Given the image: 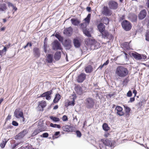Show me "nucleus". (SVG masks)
<instances>
[{"instance_id":"nucleus-63","label":"nucleus","mask_w":149,"mask_h":149,"mask_svg":"<svg viewBox=\"0 0 149 149\" xmlns=\"http://www.w3.org/2000/svg\"><path fill=\"white\" fill-rule=\"evenodd\" d=\"M86 10L87 11L90 12L91 10V8L90 7H87L86 8Z\"/></svg>"},{"instance_id":"nucleus-47","label":"nucleus","mask_w":149,"mask_h":149,"mask_svg":"<svg viewBox=\"0 0 149 149\" xmlns=\"http://www.w3.org/2000/svg\"><path fill=\"white\" fill-rule=\"evenodd\" d=\"M49 136L47 132H45L43 133L42 135H41V137L43 138H47Z\"/></svg>"},{"instance_id":"nucleus-20","label":"nucleus","mask_w":149,"mask_h":149,"mask_svg":"<svg viewBox=\"0 0 149 149\" xmlns=\"http://www.w3.org/2000/svg\"><path fill=\"white\" fill-rule=\"evenodd\" d=\"M46 106V102L45 101H42L39 102V104L38 107V108H41V109H40V110L41 111H43V108L45 107Z\"/></svg>"},{"instance_id":"nucleus-54","label":"nucleus","mask_w":149,"mask_h":149,"mask_svg":"<svg viewBox=\"0 0 149 149\" xmlns=\"http://www.w3.org/2000/svg\"><path fill=\"white\" fill-rule=\"evenodd\" d=\"M134 97H131L130 98V100L129 101H128V102H134L135 100V98Z\"/></svg>"},{"instance_id":"nucleus-43","label":"nucleus","mask_w":149,"mask_h":149,"mask_svg":"<svg viewBox=\"0 0 149 149\" xmlns=\"http://www.w3.org/2000/svg\"><path fill=\"white\" fill-rule=\"evenodd\" d=\"M116 113L118 115L120 116H123L124 114V113L122 111H117Z\"/></svg>"},{"instance_id":"nucleus-49","label":"nucleus","mask_w":149,"mask_h":149,"mask_svg":"<svg viewBox=\"0 0 149 149\" xmlns=\"http://www.w3.org/2000/svg\"><path fill=\"white\" fill-rule=\"evenodd\" d=\"M76 133L78 137H81V134L80 131L78 130H77L76 132Z\"/></svg>"},{"instance_id":"nucleus-56","label":"nucleus","mask_w":149,"mask_h":149,"mask_svg":"<svg viewBox=\"0 0 149 149\" xmlns=\"http://www.w3.org/2000/svg\"><path fill=\"white\" fill-rule=\"evenodd\" d=\"M38 127H40V128H44V130L43 131H44V130H45L46 129V127H45L44 126V125H43V124H42L41 125H39L38 126Z\"/></svg>"},{"instance_id":"nucleus-30","label":"nucleus","mask_w":149,"mask_h":149,"mask_svg":"<svg viewBox=\"0 0 149 149\" xmlns=\"http://www.w3.org/2000/svg\"><path fill=\"white\" fill-rule=\"evenodd\" d=\"M71 127L70 125H65L63 126L62 128L64 131L69 132L70 131V129L71 128Z\"/></svg>"},{"instance_id":"nucleus-34","label":"nucleus","mask_w":149,"mask_h":149,"mask_svg":"<svg viewBox=\"0 0 149 149\" xmlns=\"http://www.w3.org/2000/svg\"><path fill=\"white\" fill-rule=\"evenodd\" d=\"M55 36L60 42H63V37H62L59 34L57 33H56L55 35Z\"/></svg>"},{"instance_id":"nucleus-35","label":"nucleus","mask_w":149,"mask_h":149,"mask_svg":"<svg viewBox=\"0 0 149 149\" xmlns=\"http://www.w3.org/2000/svg\"><path fill=\"white\" fill-rule=\"evenodd\" d=\"M83 32L84 34L88 37H90L91 36V35L89 32V31L87 29H84L83 31Z\"/></svg>"},{"instance_id":"nucleus-2","label":"nucleus","mask_w":149,"mask_h":149,"mask_svg":"<svg viewBox=\"0 0 149 149\" xmlns=\"http://www.w3.org/2000/svg\"><path fill=\"white\" fill-rule=\"evenodd\" d=\"M95 103L94 100L91 97H89L85 100V104L86 107L88 109L93 108Z\"/></svg>"},{"instance_id":"nucleus-39","label":"nucleus","mask_w":149,"mask_h":149,"mask_svg":"<svg viewBox=\"0 0 149 149\" xmlns=\"http://www.w3.org/2000/svg\"><path fill=\"white\" fill-rule=\"evenodd\" d=\"M50 126L51 127H54V128H57L58 129H60L61 127V126L59 125H58L56 124H54L52 123L50 124Z\"/></svg>"},{"instance_id":"nucleus-14","label":"nucleus","mask_w":149,"mask_h":149,"mask_svg":"<svg viewBox=\"0 0 149 149\" xmlns=\"http://www.w3.org/2000/svg\"><path fill=\"white\" fill-rule=\"evenodd\" d=\"M33 54L34 56L37 58H39L40 55V53L39 49L37 47H34L33 50Z\"/></svg>"},{"instance_id":"nucleus-64","label":"nucleus","mask_w":149,"mask_h":149,"mask_svg":"<svg viewBox=\"0 0 149 149\" xmlns=\"http://www.w3.org/2000/svg\"><path fill=\"white\" fill-rule=\"evenodd\" d=\"M13 9L15 10V11H16L17 10V8L15 7V6L13 5L12 7Z\"/></svg>"},{"instance_id":"nucleus-6","label":"nucleus","mask_w":149,"mask_h":149,"mask_svg":"<svg viewBox=\"0 0 149 149\" xmlns=\"http://www.w3.org/2000/svg\"><path fill=\"white\" fill-rule=\"evenodd\" d=\"M124 30L126 31L130 30L132 27L130 23L127 20L123 21L121 24Z\"/></svg>"},{"instance_id":"nucleus-18","label":"nucleus","mask_w":149,"mask_h":149,"mask_svg":"<svg viewBox=\"0 0 149 149\" xmlns=\"http://www.w3.org/2000/svg\"><path fill=\"white\" fill-rule=\"evenodd\" d=\"M132 56L136 60H141L142 59L141 55L136 52L132 53Z\"/></svg>"},{"instance_id":"nucleus-55","label":"nucleus","mask_w":149,"mask_h":149,"mask_svg":"<svg viewBox=\"0 0 149 149\" xmlns=\"http://www.w3.org/2000/svg\"><path fill=\"white\" fill-rule=\"evenodd\" d=\"M124 53L125 54V59L126 60H128V55L125 52H124Z\"/></svg>"},{"instance_id":"nucleus-24","label":"nucleus","mask_w":149,"mask_h":149,"mask_svg":"<svg viewBox=\"0 0 149 149\" xmlns=\"http://www.w3.org/2000/svg\"><path fill=\"white\" fill-rule=\"evenodd\" d=\"M44 130V128L38 127V128L34 131L31 135L32 136H34L36 135L40 132Z\"/></svg>"},{"instance_id":"nucleus-1","label":"nucleus","mask_w":149,"mask_h":149,"mask_svg":"<svg viewBox=\"0 0 149 149\" xmlns=\"http://www.w3.org/2000/svg\"><path fill=\"white\" fill-rule=\"evenodd\" d=\"M128 71L127 68L122 66H118L116 68L115 73L118 76L123 77L128 74Z\"/></svg>"},{"instance_id":"nucleus-29","label":"nucleus","mask_w":149,"mask_h":149,"mask_svg":"<svg viewBox=\"0 0 149 149\" xmlns=\"http://www.w3.org/2000/svg\"><path fill=\"white\" fill-rule=\"evenodd\" d=\"M61 95L60 94H56L53 100V102L54 103H57L61 98Z\"/></svg>"},{"instance_id":"nucleus-31","label":"nucleus","mask_w":149,"mask_h":149,"mask_svg":"<svg viewBox=\"0 0 149 149\" xmlns=\"http://www.w3.org/2000/svg\"><path fill=\"white\" fill-rule=\"evenodd\" d=\"M74 46L76 48H78L80 46V43L79 40L76 39H74L73 40Z\"/></svg>"},{"instance_id":"nucleus-7","label":"nucleus","mask_w":149,"mask_h":149,"mask_svg":"<svg viewBox=\"0 0 149 149\" xmlns=\"http://www.w3.org/2000/svg\"><path fill=\"white\" fill-rule=\"evenodd\" d=\"M52 90H50L46 92H45L41 94L40 96H38V98L42 97H45V98L47 100H49L51 99V95L52 94Z\"/></svg>"},{"instance_id":"nucleus-46","label":"nucleus","mask_w":149,"mask_h":149,"mask_svg":"<svg viewBox=\"0 0 149 149\" xmlns=\"http://www.w3.org/2000/svg\"><path fill=\"white\" fill-rule=\"evenodd\" d=\"M47 43L45 42H44V50L45 52L46 53L47 52Z\"/></svg>"},{"instance_id":"nucleus-41","label":"nucleus","mask_w":149,"mask_h":149,"mask_svg":"<svg viewBox=\"0 0 149 149\" xmlns=\"http://www.w3.org/2000/svg\"><path fill=\"white\" fill-rule=\"evenodd\" d=\"M109 20L107 17H104L103 20V22L104 24L107 25L108 24Z\"/></svg>"},{"instance_id":"nucleus-42","label":"nucleus","mask_w":149,"mask_h":149,"mask_svg":"<svg viewBox=\"0 0 149 149\" xmlns=\"http://www.w3.org/2000/svg\"><path fill=\"white\" fill-rule=\"evenodd\" d=\"M129 81V80H128L127 78L125 79L123 81V86L126 85Z\"/></svg>"},{"instance_id":"nucleus-23","label":"nucleus","mask_w":149,"mask_h":149,"mask_svg":"<svg viewBox=\"0 0 149 149\" xmlns=\"http://www.w3.org/2000/svg\"><path fill=\"white\" fill-rule=\"evenodd\" d=\"M72 31V28L71 27H69L66 28V29L64 30L63 33L64 34L67 36H70L71 34Z\"/></svg>"},{"instance_id":"nucleus-15","label":"nucleus","mask_w":149,"mask_h":149,"mask_svg":"<svg viewBox=\"0 0 149 149\" xmlns=\"http://www.w3.org/2000/svg\"><path fill=\"white\" fill-rule=\"evenodd\" d=\"M89 43L91 45V47L94 46L95 49H97L99 47V43L97 42L94 39L89 40Z\"/></svg>"},{"instance_id":"nucleus-51","label":"nucleus","mask_w":149,"mask_h":149,"mask_svg":"<svg viewBox=\"0 0 149 149\" xmlns=\"http://www.w3.org/2000/svg\"><path fill=\"white\" fill-rule=\"evenodd\" d=\"M132 95V93L131 91H129L127 93V95L128 97H130Z\"/></svg>"},{"instance_id":"nucleus-5","label":"nucleus","mask_w":149,"mask_h":149,"mask_svg":"<svg viewBox=\"0 0 149 149\" xmlns=\"http://www.w3.org/2000/svg\"><path fill=\"white\" fill-rule=\"evenodd\" d=\"M14 116L17 118H22L23 120L24 119L23 112L20 108L16 109L14 112Z\"/></svg>"},{"instance_id":"nucleus-48","label":"nucleus","mask_w":149,"mask_h":149,"mask_svg":"<svg viewBox=\"0 0 149 149\" xmlns=\"http://www.w3.org/2000/svg\"><path fill=\"white\" fill-rule=\"evenodd\" d=\"M74 102H75V101L74 100H72V101H69V102H68V106H69V105L74 106V105L75 104Z\"/></svg>"},{"instance_id":"nucleus-26","label":"nucleus","mask_w":149,"mask_h":149,"mask_svg":"<svg viewBox=\"0 0 149 149\" xmlns=\"http://www.w3.org/2000/svg\"><path fill=\"white\" fill-rule=\"evenodd\" d=\"M124 107L125 111V115L127 117L130 116V112L131 110L130 108L126 105H124Z\"/></svg>"},{"instance_id":"nucleus-13","label":"nucleus","mask_w":149,"mask_h":149,"mask_svg":"<svg viewBox=\"0 0 149 149\" xmlns=\"http://www.w3.org/2000/svg\"><path fill=\"white\" fill-rule=\"evenodd\" d=\"M86 76V74L84 73H81L77 77V82L79 83L82 82L85 79Z\"/></svg>"},{"instance_id":"nucleus-40","label":"nucleus","mask_w":149,"mask_h":149,"mask_svg":"<svg viewBox=\"0 0 149 149\" xmlns=\"http://www.w3.org/2000/svg\"><path fill=\"white\" fill-rule=\"evenodd\" d=\"M50 118L51 119L55 122H58L60 120V119L58 118L51 116Z\"/></svg>"},{"instance_id":"nucleus-32","label":"nucleus","mask_w":149,"mask_h":149,"mask_svg":"<svg viewBox=\"0 0 149 149\" xmlns=\"http://www.w3.org/2000/svg\"><path fill=\"white\" fill-rule=\"evenodd\" d=\"M93 68L91 65H88L85 69L86 72L87 73H90L92 71Z\"/></svg>"},{"instance_id":"nucleus-50","label":"nucleus","mask_w":149,"mask_h":149,"mask_svg":"<svg viewBox=\"0 0 149 149\" xmlns=\"http://www.w3.org/2000/svg\"><path fill=\"white\" fill-rule=\"evenodd\" d=\"M146 40L148 41H149V31L147 32L146 35Z\"/></svg>"},{"instance_id":"nucleus-33","label":"nucleus","mask_w":149,"mask_h":149,"mask_svg":"<svg viewBox=\"0 0 149 149\" xmlns=\"http://www.w3.org/2000/svg\"><path fill=\"white\" fill-rule=\"evenodd\" d=\"M8 140H7L6 139H4L3 140L2 142L0 143V146L2 148H3L5 147V146Z\"/></svg>"},{"instance_id":"nucleus-28","label":"nucleus","mask_w":149,"mask_h":149,"mask_svg":"<svg viewBox=\"0 0 149 149\" xmlns=\"http://www.w3.org/2000/svg\"><path fill=\"white\" fill-rule=\"evenodd\" d=\"M72 24L75 26H77L80 23V22L77 19L72 18L71 20Z\"/></svg>"},{"instance_id":"nucleus-27","label":"nucleus","mask_w":149,"mask_h":149,"mask_svg":"<svg viewBox=\"0 0 149 149\" xmlns=\"http://www.w3.org/2000/svg\"><path fill=\"white\" fill-rule=\"evenodd\" d=\"M53 60V55L51 54H48L47 58V62L51 63L52 62Z\"/></svg>"},{"instance_id":"nucleus-19","label":"nucleus","mask_w":149,"mask_h":149,"mask_svg":"<svg viewBox=\"0 0 149 149\" xmlns=\"http://www.w3.org/2000/svg\"><path fill=\"white\" fill-rule=\"evenodd\" d=\"M97 28L100 33H101L102 32L105 31V26L102 23H100L97 25Z\"/></svg>"},{"instance_id":"nucleus-37","label":"nucleus","mask_w":149,"mask_h":149,"mask_svg":"<svg viewBox=\"0 0 149 149\" xmlns=\"http://www.w3.org/2000/svg\"><path fill=\"white\" fill-rule=\"evenodd\" d=\"M91 16V14H88L87 17L84 19L85 22L88 24L90 22Z\"/></svg>"},{"instance_id":"nucleus-59","label":"nucleus","mask_w":149,"mask_h":149,"mask_svg":"<svg viewBox=\"0 0 149 149\" xmlns=\"http://www.w3.org/2000/svg\"><path fill=\"white\" fill-rule=\"evenodd\" d=\"M133 93L134 94V97L136 96L137 93L135 89H134L133 91Z\"/></svg>"},{"instance_id":"nucleus-22","label":"nucleus","mask_w":149,"mask_h":149,"mask_svg":"<svg viewBox=\"0 0 149 149\" xmlns=\"http://www.w3.org/2000/svg\"><path fill=\"white\" fill-rule=\"evenodd\" d=\"M122 47L125 50H127L131 49L129 45V43L128 42H125L121 45Z\"/></svg>"},{"instance_id":"nucleus-25","label":"nucleus","mask_w":149,"mask_h":149,"mask_svg":"<svg viewBox=\"0 0 149 149\" xmlns=\"http://www.w3.org/2000/svg\"><path fill=\"white\" fill-rule=\"evenodd\" d=\"M61 56V52L60 51H57L54 54V58L55 60H58L60 58Z\"/></svg>"},{"instance_id":"nucleus-36","label":"nucleus","mask_w":149,"mask_h":149,"mask_svg":"<svg viewBox=\"0 0 149 149\" xmlns=\"http://www.w3.org/2000/svg\"><path fill=\"white\" fill-rule=\"evenodd\" d=\"M103 129L105 131H107L109 129V127H108L107 124L104 123L102 125Z\"/></svg>"},{"instance_id":"nucleus-12","label":"nucleus","mask_w":149,"mask_h":149,"mask_svg":"<svg viewBox=\"0 0 149 149\" xmlns=\"http://www.w3.org/2000/svg\"><path fill=\"white\" fill-rule=\"evenodd\" d=\"M147 15V12L145 9L141 10L138 15L139 19L140 20H142L144 19Z\"/></svg>"},{"instance_id":"nucleus-57","label":"nucleus","mask_w":149,"mask_h":149,"mask_svg":"<svg viewBox=\"0 0 149 149\" xmlns=\"http://www.w3.org/2000/svg\"><path fill=\"white\" fill-rule=\"evenodd\" d=\"M141 57L142 58V59L144 60L146 58V56L144 54L141 55Z\"/></svg>"},{"instance_id":"nucleus-38","label":"nucleus","mask_w":149,"mask_h":149,"mask_svg":"<svg viewBox=\"0 0 149 149\" xmlns=\"http://www.w3.org/2000/svg\"><path fill=\"white\" fill-rule=\"evenodd\" d=\"M6 51V47H4L3 49L2 50H0V56L1 57L2 56V55L3 54H5Z\"/></svg>"},{"instance_id":"nucleus-17","label":"nucleus","mask_w":149,"mask_h":149,"mask_svg":"<svg viewBox=\"0 0 149 149\" xmlns=\"http://www.w3.org/2000/svg\"><path fill=\"white\" fill-rule=\"evenodd\" d=\"M84 87L83 86L81 87L80 86H77L75 88L76 92L79 95H81L83 93V89Z\"/></svg>"},{"instance_id":"nucleus-61","label":"nucleus","mask_w":149,"mask_h":149,"mask_svg":"<svg viewBox=\"0 0 149 149\" xmlns=\"http://www.w3.org/2000/svg\"><path fill=\"white\" fill-rule=\"evenodd\" d=\"M11 116L10 115H8L7 116V117L6 118V119L7 120H10L11 119Z\"/></svg>"},{"instance_id":"nucleus-62","label":"nucleus","mask_w":149,"mask_h":149,"mask_svg":"<svg viewBox=\"0 0 149 149\" xmlns=\"http://www.w3.org/2000/svg\"><path fill=\"white\" fill-rule=\"evenodd\" d=\"M19 144V143H16L15 144H14L13 145V147L12 148H15Z\"/></svg>"},{"instance_id":"nucleus-58","label":"nucleus","mask_w":149,"mask_h":149,"mask_svg":"<svg viewBox=\"0 0 149 149\" xmlns=\"http://www.w3.org/2000/svg\"><path fill=\"white\" fill-rule=\"evenodd\" d=\"M8 6L9 7H12L14 5L10 2H8Z\"/></svg>"},{"instance_id":"nucleus-60","label":"nucleus","mask_w":149,"mask_h":149,"mask_svg":"<svg viewBox=\"0 0 149 149\" xmlns=\"http://www.w3.org/2000/svg\"><path fill=\"white\" fill-rule=\"evenodd\" d=\"M109 62V60H107L104 63L103 65H104V66L108 64Z\"/></svg>"},{"instance_id":"nucleus-44","label":"nucleus","mask_w":149,"mask_h":149,"mask_svg":"<svg viewBox=\"0 0 149 149\" xmlns=\"http://www.w3.org/2000/svg\"><path fill=\"white\" fill-rule=\"evenodd\" d=\"M86 24L85 23H82L81 24V28L82 29L83 31L84 29H86Z\"/></svg>"},{"instance_id":"nucleus-45","label":"nucleus","mask_w":149,"mask_h":149,"mask_svg":"<svg viewBox=\"0 0 149 149\" xmlns=\"http://www.w3.org/2000/svg\"><path fill=\"white\" fill-rule=\"evenodd\" d=\"M115 110L116 111H121L123 110V108L120 106H117L116 107Z\"/></svg>"},{"instance_id":"nucleus-16","label":"nucleus","mask_w":149,"mask_h":149,"mask_svg":"<svg viewBox=\"0 0 149 149\" xmlns=\"http://www.w3.org/2000/svg\"><path fill=\"white\" fill-rule=\"evenodd\" d=\"M7 8L6 4L4 3H0V13H5Z\"/></svg>"},{"instance_id":"nucleus-8","label":"nucleus","mask_w":149,"mask_h":149,"mask_svg":"<svg viewBox=\"0 0 149 149\" xmlns=\"http://www.w3.org/2000/svg\"><path fill=\"white\" fill-rule=\"evenodd\" d=\"M52 49L54 50L61 49V45L58 41L56 40H54L52 43Z\"/></svg>"},{"instance_id":"nucleus-52","label":"nucleus","mask_w":149,"mask_h":149,"mask_svg":"<svg viewBox=\"0 0 149 149\" xmlns=\"http://www.w3.org/2000/svg\"><path fill=\"white\" fill-rule=\"evenodd\" d=\"M62 120L64 121H65L68 120V117L66 115H64L62 117Z\"/></svg>"},{"instance_id":"nucleus-53","label":"nucleus","mask_w":149,"mask_h":149,"mask_svg":"<svg viewBox=\"0 0 149 149\" xmlns=\"http://www.w3.org/2000/svg\"><path fill=\"white\" fill-rule=\"evenodd\" d=\"M12 124L14 126H17L18 125V123L15 121H13L12 122Z\"/></svg>"},{"instance_id":"nucleus-11","label":"nucleus","mask_w":149,"mask_h":149,"mask_svg":"<svg viewBox=\"0 0 149 149\" xmlns=\"http://www.w3.org/2000/svg\"><path fill=\"white\" fill-rule=\"evenodd\" d=\"M27 132L26 130H24L22 132L19 133L18 135L15 137V139H20L23 137L26 134Z\"/></svg>"},{"instance_id":"nucleus-4","label":"nucleus","mask_w":149,"mask_h":149,"mask_svg":"<svg viewBox=\"0 0 149 149\" xmlns=\"http://www.w3.org/2000/svg\"><path fill=\"white\" fill-rule=\"evenodd\" d=\"M99 36H101L102 38L104 39H108L110 40L113 38V36L112 35L109 33L106 30H105L100 33Z\"/></svg>"},{"instance_id":"nucleus-9","label":"nucleus","mask_w":149,"mask_h":149,"mask_svg":"<svg viewBox=\"0 0 149 149\" xmlns=\"http://www.w3.org/2000/svg\"><path fill=\"white\" fill-rule=\"evenodd\" d=\"M108 6L111 9H116L118 8V4L117 2L111 1L109 2Z\"/></svg>"},{"instance_id":"nucleus-3","label":"nucleus","mask_w":149,"mask_h":149,"mask_svg":"<svg viewBox=\"0 0 149 149\" xmlns=\"http://www.w3.org/2000/svg\"><path fill=\"white\" fill-rule=\"evenodd\" d=\"M101 141L104 145L109 147H113L115 143V142L111 139H102Z\"/></svg>"},{"instance_id":"nucleus-21","label":"nucleus","mask_w":149,"mask_h":149,"mask_svg":"<svg viewBox=\"0 0 149 149\" xmlns=\"http://www.w3.org/2000/svg\"><path fill=\"white\" fill-rule=\"evenodd\" d=\"M64 46L66 47L67 49H69L71 47V42L69 40H65L64 43Z\"/></svg>"},{"instance_id":"nucleus-10","label":"nucleus","mask_w":149,"mask_h":149,"mask_svg":"<svg viewBox=\"0 0 149 149\" xmlns=\"http://www.w3.org/2000/svg\"><path fill=\"white\" fill-rule=\"evenodd\" d=\"M102 13L106 16H110L112 14V12L107 6H104Z\"/></svg>"}]
</instances>
